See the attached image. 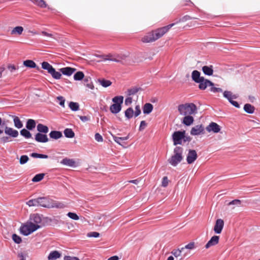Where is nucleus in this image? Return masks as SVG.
<instances>
[{
    "label": "nucleus",
    "instance_id": "c85d7f7f",
    "mask_svg": "<svg viewBox=\"0 0 260 260\" xmlns=\"http://www.w3.org/2000/svg\"><path fill=\"white\" fill-rule=\"evenodd\" d=\"M153 105L150 103H146L144 105L143 109V113L146 114L150 113L153 110Z\"/></svg>",
    "mask_w": 260,
    "mask_h": 260
},
{
    "label": "nucleus",
    "instance_id": "49530a36",
    "mask_svg": "<svg viewBox=\"0 0 260 260\" xmlns=\"http://www.w3.org/2000/svg\"><path fill=\"white\" fill-rule=\"evenodd\" d=\"M44 176V174H38L36 175L32 179V181L34 182H39L42 180Z\"/></svg>",
    "mask_w": 260,
    "mask_h": 260
},
{
    "label": "nucleus",
    "instance_id": "8fccbe9b",
    "mask_svg": "<svg viewBox=\"0 0 260 260\" xmlns=\"http://www.w3.org/2000/svg\"><path fill=\"white\" fill-rule=\"evenodd\" d=\"M29 159V158L27 155H23L21 156L19 160V162L21 165H24L26 164Z\"/></svg>",
    "mask_w": 260,
    "mask_h": 260
},
{
    "label": "nucleus",
    "instance_id": "09e8293b",
    "mask_svg": "<svg viewBox=\"0 0 260 260\" xmlns=\"http://www.w3.org/2000/svg\"><path fill=\"white\" fill-rule=\"evenodd\" d=\"M12 239L16 244H20L22 241L21 237L15 234L12 235Z\"/></svg>",
    "mask_w": 260,
    "mask_h": 260
},
{
    "label": "nucleus",
    "instance_id": "603ef678",
    "mask_svg": "<svg viewBox=\"0 0 260 260\" xmlns=\"http://www.w3.org/2000/svg\"><path fill=\"white\" fill-rule=\"evenodd\" d=\"M67 216L69 217H70V218L75 220H77L79 219V217L78 216V215L76 213H74V212H69L67 214Z\"/></svg>",
    "mask_w": 260,
    "mask_h": 260
},
{
    "label": "nucleus",
    "instance_id": "37998d69",
    "mask_svg": "<svg viewBox=\"0 0 260 260\" xmlns=\"http://www.w3.org/2000/svg\"><path fill=\"white\" fill-rule=\"evenodd\" d=\"M23 30V28L22 26H16L14 27L11 31V34H18L21 35Z\"/></svg>",
    "mask_w": 260,
    "mask_h": 260
},
{
    "label": "nucleus",
    "instance_id": "e433bc0d",
    "mask_svg": "<svg viewBox=\"0 0 260 260\" xmlns=\"http://www.w3.org/2000/svg\"><path fill=\"white\" fill-rule=\"evenodd\" d=\"M26 205L29 207L39 206L38 198L28 200L26 203Z\"/></svg>",
    "mask_w": 260,
    "mask_h": 260
},
{
    "label": "nucleus",
    "instance_id": "c03bdc74",
    "mask_svg": "<svg viewBox=\"0 0 260 260\" xmlns=\"http://www.w3.org/2000/svg\"><path fill=\"white\" fill-rule=\"evenodd\" d=\"M69 106L70 108L73 111H76L79 110V105L78 103L71 102Z\"/></svg>",
    "mask_w": 260,
    "mask_h": 260
},
{
    "label": "nucleus",
    "instance_id": "ddd939ff",
    "mask_svg": "<svg viewBox=\"0 0 260 260\" xmlns=\"http://www.w3.org/2000/svg\"><path fill=\"white\" fill-rule=\"evenodd\" d=\"M199 88L201 90H205L207 86H212L214 85V83L208 79H206L203 78V81L199 82Z\"/></svg>",
    "mask_w": 260,
    "mask_h": 260
},
{
    "label": "nucleus",
    "instance_id": "680f3d73",
    "mask_svg": "<svg viewBox=\"0 0 260 260\" xmlns=\"http://www.w3.org/2000/svg\"><path fill=\"white\" fill-rule=\"evenodd\" d=\"M132 98L131 97L128 96L125 99L124 103L126 106L130 105L132 104Z\"/></svg>",
    "mask_w": 260,
    "mask_h": 260
},
{
    "label": "nucleus",
    "instance_id": "423d86ee",
    "mask_svg": "<svg viewBox=\"0 0 260 260\" xmlns=\"http://www.w3.org/2000/svg\"><path fill=\"white\" fill-rule=\"evenodd\" d=\"M185 134V131H176L172 135V139L174 145H181L182 143L184 135Z\"/></svg>",
    "mask_w": 260,
    "mask_h": 260
},
{
    "label": "nucleus",
    "instance_id": "6ab92c4d",
    "mask_svg": "<svg viewBox=\"0 0 260 260\" xmlns=\"http://www.w3.org/2000/svg\"><path fill=\"white\" fill-rule=\"evenodd\" d=\"M223 97L226 99L229 102L233 99H236L238 95L237 94H233L230 91H224L223 93Z\"/></svg>",
    "mask_w": 260,
    "mask_h": 260
},
{
    "label": "nucleus",
    "instance_id": "72a5a7b5",
    "mask_svg": "<svg viewBox=\"0 0 260 260\" xmlns=\"http://www.w3.org/2000/svg\"><path fill=\"white\" fill-rule=\"evenodd\" d=\"M26 224L32 233L37 231L38 229H40L41 227V225L36 224L31 221L27 222Z\"/></svg>",
    "mask_w": 260,
    "mask_h": 260
},
{
    "label": "nucleus",
    "instance_id": "2eb2a0df",
    "mask_svg": "<svg viewBox=\"0 0 260 260\" xmlns=\"http://www.w3.org/2000/svg\"><path fill=\"white\" fill-rule=\"evenodd\" d=\"M204 77L201 76V73L197 70H194L191 73L192 80L196 83H198L203 81Z\"/></svg>",
    "mask_w": 260,
    "mask_h": 260
},
{
    "label": "nucleus",
    "instance_id": "a19ab883",
    "mask_svg": "<svg viewBox=\"0 0 260 260\" xmlns=\"http://www.w3.org/2000/svg\"><path fill=\"white\" fill-rule=\"evenodd\" d=\"M84 74L81 71H78L74 75V79L76 81H80L84 79Z\"/></svg>",
    "mask_w": 260,
    "mask_h": 260
},
{
    "label": "nucleus",
    "instance_id": "cd10ccee",
    "mask_svg": "<svg viewBox=\"0 0 260 260\" xmlns=\"http://www.w3.org/2000/svg\"><path fill=\"white\" fill-rule=\"evenodd\" d=\"M37 131L40 133H44L46 134L49 132V128L48 127L45 125H43V124L39 123L37 125Z\"/></svg>",
    "mask_w": 260,
    "mask_h": 260
},
{
    "label": "nucleus",
    "instance_id": "052dcab7",
    "mask_svg": "<svg viewBox=\"0 0 260 260\" xmlns=\"http://www.w3.org/2000/svg\"><path fill=\"white\" fill-rule=\"evenodd\" d=\"M184 249H192L194 248V242H190L187 245H185L184 247Z\"/></svg>",
    "mask_w": 260,
    "mask_h": 260
},
{
    "label": "nucleus",
    "instance_id": "58836bf2",
    "mask_svg": "<svg viewBox=\"0 0 260 260\" xmlns=\"http://www.w3.org/2000/svg\"><path fill=\"white\" fill-rule=\"evenodd\" d=\"M28 130V129L25 128L22 129L20 132V135L26 139L30 138L31 137V134Z\"/></svg>",
    "mask_w": 260,
    "mask_h": 260
},
{
    "label": "nucleus",
    "instance_id": "0e129e2a",
    "mask_svg": "<svg viewBox=\"0 0 260 260\" xmlns=\"http://www.w3.org/2000/svg\"><path fill=\"white\" fill-rule=\"evenodd\" d=\"M147 125V123L145 121H142L139 126V131L144 129Z\"/></svg>",
    "mask_w": 260,
    "mask_h": 260
},
{
    "label": "nucleus",
    "instance_id": "412c9836",
    "mask_svg": "<svg viewBox=\"0 0 260 260\" xmlns=\"http://www.w3.org/2000/svg\"><path fill=\"white\" fill-rule=\"evenodd\" d=\"M49 136L51 139L57 140L62 137V134L60 131H52L50 133Z\"/></svg>",
    "mask_w": 260,
    "mask_h": 260
},
{
    "label": "nucleus",
    "instance_id": "c9c22d12",
    "mask_svg": "<svg viewBox=\"0 0 260 260\" xmlns=\"http://www.w3.org/2000/svg\"><path fill=\"white\" fill-rule=\"evenodd\" d=\"M98 82L104 87H107L110 86L112 82L110 80H105L104 79H100L98 80Z\"/></svg>",
    "mask_w": 260,
    "mask_h": 260
},
{
    "label": "nucleus",
    "instance_id": "a18cd8bd",
    "mask_svg": "<svg viewBox=\"0 0 260 260\" xmlns=\"http://www.w3.org/2000/svg\"><path fill=\"white\" fill-rule=\"evenodd\" d=\"M7 69L12 74H13L18 70L19 68L14 64H9Z\"/></svg>",
    "mask_w": 260,
    "mask_h": 260
},
{
    "label": "nucleus",
    "instance_id": "a211bd4d",
    "mask_svg": "<svg viewBox=\"0 0 260 260\" xmlns=\"http://www.w3.org/2000/svg\"><path fill=\"white\" fill-rule=\"evenodd\" d=\"M204 127L202 125H197L191 128L190 134L191 135H199L204 131Z\"/></svg>",
    "mask_w": 260,
    "mask_h": 260
},
{
    "label": "nucleus",
    "instance_id": "ea45409f",
    "mask_svg": "<svg viewBox=\"0 0 260 260\" xmlns=\"http://www.w3.org/2000/svg\"><path fill=\"white\" fill-rule=\"evenodd\" d=\"M23 64L25 67L30 68H35L36 67V63L31 60H26L24 61Z\"/></svg>",
    "mask_w": 260,
    "mask_h": 260
},
{
    "label": "nucleus",
    "instance_id": "69168bd1",
    "mask_svg": "<svg viewBox=\"0 0 260 260\" xmlns=\"http://www.w3.org/2000/svg\"><path fill=\"white\" fill-rule=\"evenodd\" d=\"M241 204V201L239 200H235L231 202H230L229 204V205H236L237 206H239Z\"/></svg>",
    "mask_w": 260,
    "mask_h": 260
},
{
    "label": "nucleus",
    "instance_id": "4d7b16f0",
    "mask_svg": "<svg viewBox=\"0 0 260 260\" xmlns=\"http://www.w3.org/2000/svg\"><path fill=\"white\" fill-rule=\"evenodd\" d=\"M57 99L59 102V105L61 107H64V103H65L64 99L62 96H59L57 98Z\"/></svg>",
    "mask_w": 260,
    "mask_h": 260
},
{
    "label": "nucleus",
    "instance_id": "e2e57ef3",
    "mask_svg": "<svg viewBox=\"0 0 260 260\" xmlns=\"http://www.w3.org/2000/svg\"><path fill=\"white\" fill-rule=\"evenodd\" d=\"M64 260H80L79 258L76 256H65Z\"/></svg>",
    "mask_w": 260,
    "mask_h": 260
},
{
    "label": "nucleus",
    "instance_id": "79ce46f5",
    "mask_svg": "<svg viewBox=\"0 0 260 260\" xmlns=\"http://www.w3.org/2000/svg\"><path fill=\"white\" fill-rule=\"evenodd\" d=\"M60 72H57L55 71L54 68L53 70L51 72L50 74L52 76V77L55 79H60L61 77V74Z\"/></svg>",
    "mask_w": 260,
    "mask_h": 260
},
{
    "label": "nucleus",
    "instance_id": "473e14b6",
    "mask_svg": "<svg viewBox=\"0 0 260 260\" xmlns=\"http://www.w3.org/2000/svg\"><path fill=\"white\" fill-rule=\"evenodd\" d=\"M66 137L73 138L75 136V133L71 128H67L63 131Z\"/></svg>",
    "mask_w": 260,
    "mask_h": 260
},
{
    "label": "nucleus",
    "instance_id": "393cba45",
    "mask_svg": "<svg viewBox=\"0 0 260 260\" xmlns=\"http://www.w3.org/2000/svg\"><path fill=\"white\" fill-rule=\"evenodd\" d=\"M60 163L63 165L69 167H74L75 165V162L73 159L68 158H63L61 161Z\"/></svg>",
    "mask_w": 260,
    "mask_h": 260
},
{
    "label": "nucleus",
    "instance_id": "f8f14e48",
    "mask_svg": "<svg viewBox=\"0 0 260 260\" xmlns=\"http://www.w3.org/2000/svg\"><path fill=\"white\" fill-rule=\"evenodd\" d=\"M5 133L13 138H16L19 135V133L17 130L7 126H6L5 127Z\"/></svg>",
    "mask_w": 260,
    "mask_h": 260
},
{
    "label": "nucleus",
    "instance_id": "f257e3e1",
    "mask_svg": "<svg viewBox=\"0 0 260 260\" xmlns=\"http://www.w3.org/2000/svg\"><path fill=\"white\" fill-rule=\"evenodd\" d=\"M175 23H171L167 26L159 28L147 34L142 38L143 43H150L155 41L163 36Z\"/></svg>",
    "mask_w": 260,
    "mask_h": 260
},
{
    "label": "nucleus",
    "instance_id": "f03ea898",
    "mask_svg": "<svg viewBox=\"0 0 260 260\" xmlns=\"http://www.w3.org/2000/svg\"><path fill=\"white\" fill-rule=\"evenodd\" d=\"M178 110L180 114L182 115H191L197 112V108L193 103H186L179 105Z\"/></svg>",
    "mask_w": 260,
    "mask_h": 260
},
{
    "label": "nucleus",
    "instance_id": "dca6fc26",
    "mask_svg": "<svg viewBox=\"0 0 260 260\" xmlns=\"http://www.w3.org/2000/svg\"><path fill=\"white\" fill-rule=\"evenodd\" d=\"M219 237L218 236H213L211 237L210 240L207 242L205 245L206 249L209 248L211 246H213L217 244L219 242Z\"/></svg>",
    "mask_w": 260,
    "mask_h": 260
},
{
    "label": "nucleus",
    "instance_id": "4be33fe9",
    "mask_svg": "<svg viewBox=\"0 0 260 260\" xmlns=\"http://www.w3.org/2000/svg\"><path fill=\"white\" fill-rule=\"evenodd\" d=\"M65 207V205L60 202L51 200L50 208L62 209Z\"/></svg>",
    "mask_w": 260,
    "mask_h": 260
},
{
    "label": "nucleus",
    "instance_id": "7ed1b4c3",
    "mask_svg": "<svg viewBox=\"0 0 260 260\" xmlns=\"http://www.w3.org/2000/svg\"><path fill=\"white\" fill-rule=\"evenodd\" d=\"M173 155L168 160L169 163L173 167H176L183 159V148L181 147H176L173 151Z\"/></svg>",
    "mask_w": 260,
    "mask_h": 260
},
{
    "label": "nucleus",
    "instance_id": "0eeeda50",
    "mask_svg": "<svg viewBox=\"0 0 260 260\" xmlns=\"http://www.w3.org/2000/svg\"><path fill=\"white\" fill-rule=\"evenodd\" d=\"M208 132H213L214 133H218L220 131V126L215 122H211L206 128Z\"/></svg>",
    "mask_w": 260,
    "mask_h": 260
},
{
    "label": "nucleus",
    "instance_id": "6e6d98bb",
    "mask_svg": "<svg viewBox=\"0 0 260 260\" xmlns=\"http://www.w3.org/2000/svg\"><path fill=\"white\" fill-rule=\"evenodd\" d=\"M141 109L139 105H137L135 107V112H134V116L135 117L138 116L141 114Z\"/></svg>",
    "mask_w": 260,
    "mask_h": 260
},
{
    "label": "nucleus",
    "instance_id": "de8ad7c7",
    "mask_svg": "<svg viewBox=\"0 0 260 260\" xmlns=\"http://www.w3.org/2000/svg\"><path fill=\"white\" fill-rule=\"evenodd\" d=\"M184 249V248H182L181 249H175L173 250L171 253L176 257H178L180 256L182 251Z\"/></svg>",
    "mask_w": 260,
    "mask_h": 260
},
{
    "label": "nucleus",
    "instance_id": "aec40b11",
    "mask_svg": "<svg viewBox=\"0 0 260 260\" xmlns=\"http://www.w3.org/2000/svg\"><path fill=\"white\" fill-rule=\"evenodd\" d=\"M193 117L191 115H185L182 122L186 126H189L193 122Z\"/></svg>",
    "mask_w": 260,
    "mask_h": 260
},
{
    "label": "nucleus",
    "instance_id": "f704fd0d",
    "mask_svg": "<svg viewBox=\"0 0 260 260\" xmlns=\"http://www.w3.org/2000/svg\"><path fill=\"white\" fill-rule=\"evenodd\" d=\"M42 68L44 70H47L49 74L54 69V68L50 64L46 61H43L42 63Z\"/></svg>",
    "mask_w": 260,
    "mask_h": 260
},
{
    "label": "nucleus",
    "instance_id": "4c0bfd02",
    "mask_svg": "<svg viewBox=\"0 0 260 260\" xmlns=\"http://www.w3.org/2000/svg\"><path fill=\"white\" fill-rule=\"evenodd\" d=\"M134 113L133 108L130 107L127 109L125 111V116L129 119L133 117Z\"/></svg>",
    "mask_w": 260,
    "mask_h": 260
},
{
    "label": "nucleus",
    "instance_id": "774afa93",
    "mask_svg": "<svg viewBox=\"0 0 260 260\" xmlns=\"http://www.w3.org/2000/svg\"><path fill=\"white\" fill-rule=\"evenodd\" d=\"M168 184V180L167 177H164L162 181V186L163 187H166Z\"/></svg>",
    "mask_w": 260,
    "mask_h": 260
},
{
    "label": "nucleus",
    "instance_id": "864d4df0",
    "mask_svg": "<svg viewBox=\"0 0 260 260\" xmlns=\"http://www.w3.org/2000/svg\"><path fill=\"white\" fill-rule=\"evenodd\" d=\"M95 56H96L98 58H101L103 61L109 60V54L107 55L95 54Z\"/></svg>",
    "mask_w": 260,
    "mask_h": 260
},
{
    "label": "nucleus",
    "instance_id": "7c9ffc66",
    "mask_svg": "<svg viewBox=\"0 0 260 260\" xmlns=\"http://www.w3.org/2000/svg\"><path fill=\"white\" fill-rule=\"evenodd\" d=\"M254 107L250 104H246L244 106V110L247 113L252 114L254 111Z\"/></svg>",
    "mask_w": 260,
    "mask_h": 260
},
{
    "label": "nucleus",
    "instance_id": "5701e85b",
    "mask_svg": "<svg viewBox=\"0 0 260 260\" xmlns=\"http://www.w3.org/2000/svg\"><path fill=\"white\" fill-rule=\"evenodd\" d=\"M114 141L119 144L120 145L123 146V142L127 140L129 138V135L123 137H118L115 136H112Z\"/></svg>",
    "mask_w": 260,
    "mask_h": 260
},
{
    "label": "nucleus",
    "instance_id": "c756f323",
    "mask_svg": "<svg viewBox=\"0 0 260 260\" xmlns=\"http://www.w3.org/2000/svg\"><path fill=\"white\" fill-rule=\"evenodd\" d=\"M36 122L35 120L32 119H28L26 122V127L28 130H32L35 127Z\"/></svg>",
    "mask_w": 260,
    "mask_h": 260
},
{
    "label": "nucleus",
    "instance_id": "39448f33",
    "mask_svg": "<svg viewBox=\"0 0 260 260\" xmlns=\"http://www.w3.org/2000/svg\"><path fill=\"white\" fill-rule=\"evenodd\" d=\"M109 61L120 63L122 64H126L128 63L129 54H109Z\"/></svg>",
    "mask_w": 260,
    "mask_h": 260
},
{
    "label": "nucleus",
    "instance_id": "4468645a",
    "mask_svg": "<svg viewBox=\"0 0 260 260\" xmlns=\"http://www.w3.org/2000/svg\"><path fill=\"white\" fill-rule=\"evenodd\" d=\"M35 139L36 141L40 143H46L49 141L46 134L40 133L36 134Z\"/></svg>",
    "mask_w": 260,
    "mask_h": 260
},
{
    "label": "nucleus",
    "instance_id": "6e6552de",
    "mask_svg": "<svg viewBox=\"0 0 260 260\" xmlns=\"http://www.w3.org/2000/svg\"><path fill=\"white\" fill-rule=\"evenodd\" d=\"M51 200L47 197L38 198L39 206L50 208Z\"/></svg>",
    "mask_w": 260,
    "mask_h": 260
},
{
    "label": "nucleus",
    "instance_id": "338daca9",
    "mask_svg": "<svg viewBox=\"0 0 260 260\" xmlns=\"http://www.w3.org/2000/svg\"><path fill=\"white\" fill-rule=\"evenodd\" d=\"M192 18L190 16H189L188 15H185V16H183L181 19H180L179 21L185 22V21L190 20Z\"/></svg>",
    "mask_w": 260,
    "mask_h": 260
},
{
    "label": "nucleus",
    "instance_id": "b1692460",
    "mask_svg": "<svg viewBox=\"0 0 260 260\" xmlns=\"http://www.w3.org/2000/svg\"><path fill=\"white\" fill-rule=\"evenodd\" d=\"M20 231V233L24 236H28L32 233L26 223L21 226Z\"/></svg>",
    "mask_w": 260,
    "mask_h": 260
},
{
    "label": "nucleus",
    "instance_id": "2f4dec72",
    "mask_svg": "<svg viewBox=\"0 0 260 260\" xmlns=\"http://www.w3.org/2000/svg\"><path fill=\"white\" fill-rule=\"evenodd\" d=\"M14 126L17 128H21L23 127V124L18 117L13 116Z\"/></svg>",
    "mask_w": 260,
    "mask_h": 260
},
{
    "label": "nucleus",
    "instance_id": "9b49d317",
    "mask_svg": "<svg viewBox=\"0 0 260 260\" xmlns=\"http://www.w3.org/2000/svg\"><path fill=\"white\" fill-rule=\"evenodd\" d=\"M30 221L36 224L39 225L42 222V215L38 213L31 214L29 217Z\"/></svg>",
    "mask_w": 260,
    "mask_h": 260
},
{
    "label": "nucleus",
    "instance_id": "9d476101",
    "mask_svg": "<svg viewBox=\"0 0 260 260\" xmlns=\"http://www.w3.org/2000/svg\"><path fill=\"white\" fill-rule=\"evenodd\" d=\"M224 226V221L221 219L216 220L215 226L214 227V231L216 234H220L222 232Z\"/></svg>",
    "mask_w": 260,
    "mask_h": 260
},
{
    "label": "nucleus",
    "instance_id": "bf43d9fd",
    "mask_svg": "<svg viewBox=\"0 0 260 260\" xmlns=\"http://www.w3.org/2000/svg\"><path fill=\"white\" fill-rule=\"evenodd\" d=\"M210 90H211V91H212L214 93L222 92V89L221 88L214 87H213V86H211V87L210 88Z\"/></svg>",
    "mask_w": 260,
    "mask_h": 260
},
{
    "label": "nucleus",
    "instance_id": "bb28decb",
    "mask_svg": "<svg viewBox=\"0 0 260 260\" xmlns=\"http://www.w3.org/2000/svg\"><path fill=\"white\" fill-rule=\"evenodd\" d=\"M61 256L60 253L57 251H53L48 256V260H55Z\"/></svg>",
    "mask_w": 260,
    "mask_h": 260
},
{
    "label": "nucleus",
    "instance_id": "13d9d810",
    "mask_svg": "<svg viewBox=\"0 0 260 260\" xmlns=\"http://www.w3.org/2000/svg\"><path fill=\"white\" fill-rule=\"evenodd\" d=\"M94 138L95 140L99 142H101L103 141L102 136L99 133H96L95 134Z\"/></svg>",
    "mask_w": 260,
    "mask_h": 260
},
{
    "label": "nucleus",
    "instance_id": "3c124183",
    "mask_svg": "<svg viewBox=\"0 0 260 260\" xmlns=\"http://www.w3.org/2000/svg\"><path fill=\"white\" fill-rule=\"evenodd\" d=\"M139 90V89L137 87H134L127 90V95L129 96L133 95L135 94Z\"/></svg>",
    "mask_w": 260,
    "mask_h": 260
},
{
    "label": "nucleus",
    "instance_id": "5fc2aeb1",
    "mask_svg": "<svg viewBox=\"0 0 260 260\" xmlns=\"http://www.w3.org/2000/svg\"><path fill=\"white\" fill-rule=\"evenodd\" d=\"M87 236L88 237L97 238L100 236V234L96 232H92L88 233L87 234Z\"/></svg>",
    "mask_w": 260,
    "mask_h": 260
},
{
    "label": "nucleus",
    "instance_id": "1a4fd4ad",
    "mask_svg": "<svg viewBox=\"0 0 260 260\" xmlns=\"http://www.w3.org/2000/svg\"><path fill=\"white\" fill-rule=\"evenodd\" d=\"M197 153L194 150H189L187 155L186 160L188 164L193 162L197 158Z\"/></svg>",
    "mask_w": 260,
    "mask_h": 260
},
{
    "label": "nucleus",
    "instance_id": "20e7f679",
    "mask_svg": "<svg viewBox=\"0 0 260 260\" xmlns=\"http://www.w3.org/2000/svg\"><path fill=\"white\" fill-rule=\"evenodd\" d=\"M123 99V96L119 95L116 96L112 99V102L114 103L110 107V110L112 113L116 114L121 110Z\"/></svg>",
    "mask_w": 260,
    "mask_h": 260
},
{
    "label": "nucleus",
    "instance_id": "f3484780",
    "mask_svg": "<svg viewBox=\"0 0 260 260\" xmlns=\"http://www.w3.org/2000/svg\"><path fill=\"white\" fill-rule=\"evenodd\" d=\"M59 71L63 75L70 76L75 72L76 69L71 67H65L60 69Z\"/></svg>",
    "mask_w": 260,
    "mask_h": 260
},
{
    "label": "nucleus",
    "instance_id": "a878e982",
    "mask_svg": "<svg viewBox=\"0 0 260 260\" xmlns=\"http://www.w3.org/2000/svg\"><path fill=\"white\" fill-rule=\"evenodd\" d=\"M202 71H203V73H204V74L208 75V76H211L213 74V67H212V66H203L202 67Z\"/></svg>",
    "mask_w": 260,
    "mask_h": 260
}]
</instances>
